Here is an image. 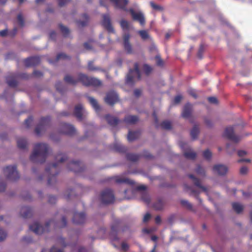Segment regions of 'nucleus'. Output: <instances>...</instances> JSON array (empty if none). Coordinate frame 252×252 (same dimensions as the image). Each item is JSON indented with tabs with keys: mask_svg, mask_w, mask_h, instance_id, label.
Masks as SVG:
<instances>
[{
	"mask_svg": "<svg viewBox=\"0 0 252 252\" xmlns=\"http://www.w3.org/2000/svg\"><path fill=\"white\" fill-rule=\"evenodd\" d=\"M130 35L128 33L125 34L123 36L124 46L125 50L128 54L132 53L131 45L129 42Z\"/></svg>",
	"mask_w": 252,
	"mask_h": 252,
	"instance_id": "obj_16",
	"label": "nucleus"
},
{
	"mask_svg": "<svg viewBox=\"0 0 252 252\" xmlns=\"http://www.w3.org/2000/svg\"><path fill=\"white\" fill-rule=\"evenodd\" d=\"M161 126L164 129H170L171 128V123L168 121H163L161 123Z\"/></svg>",
	"mask_w": 252,
	"mask_h": 252,
	"instance_id": "obj_43",
	"label": "nucleus"
},
{
	"mask_svg": "<svg viewBox=\"0 0 252 252\" xmlns=\"http://www.w3.org/2000/svg\"><path fill=\"white\" fill-rule=\"evenodd\" d=\"M85 110L82 104H79L75 106L74 114L78 120H82L83 117L85 116Z\"/></svg>",
	"mask_w": 252,
	"mask_h": 252,
	"instance_id": "obj_14",
	"label": "nucleus"
},
{
	"mask_svg": "<svg viewBox=\"0 0 252 252\" xmlns=\"http://www.w3.org/2000/svg\"><path fill=\"white\" fill-rule=\"evenodd\" d=\"M32 209L27 206L22 207L20 212V215L24 218L31 217L32 215Z\"/></svg>",
	"mask_w": 252,
	"mask_h": 252,
	"instance_id": "obj_21",
	"label": "nucleus"
},
{
	"mask_svg": "<svg viewBox=\"0 0 252 252\" xmlns=\"http://www.w3.org/2000/svg\"><path fill=\"white\" fill-rule=\"evenodd\" d=\"M142 199L146 203H149L150 201V198L149 196L146 193H144L142 195Z\"/></svg>",
	"mask_w": 252,
	"mask_h": 252,
	"instance_id": "obj_52",
	"label": "nucleus"
},
{
	"mask_svg": "<svg viewBox=\"0 0 252 252\" xmlns=\"http://www.w3.org/2000/svg\"><path fill=\"white\" fill-rule=\"evenodd\" d=\"M6 82L8 86L12 87H14L17 85V82L15 80L9 77L6 78Z\"/></svg>",
	"mask_w": 252,
	"mask_h": 252,
	"instance_id": "obj_42",
	"label": "nucleus"
},
{
	"mask_svg": "<svg viewBox=\"0 0 252 252\" xmlns=\"http://www.w3.org/2000/svg\"><path fill=\"white\" fill-rule=\"evenodd\" d=\"M114 2L116 7L126 10L125 7L128 3V0H110Z\"/></svg>",
	"mask_w": 252,
	"mask_h": 252,
	"instance_id": "obj_23",
	"label": "nucleus"
},
{
	"mask_svg": "<svg viewBox=\"0 0 252 252\" xmlns=\"http://www.w3.org/2000/svg\"><path fill=\"white\" fill-rule=\"evenodd\" d=\"M150 5L152 7V8H154V9H156V10H162V7L156 4L153 1L150 2Z\"/></svg>",
	"mask_w": 252,
	"mask_h": 252,
	"instance_id": "obj_55",
	"label": "nucleus"
},
{
	"mask_svg": "<svg viewBox=\"0 0 252 252\" xmlns=\"http://www.w3.org/2000/svg\"><path fill=\"white\" fill-rule=\"evenodd\" d=\"M120 25L124 30H128L129 28V23L127 21L122 20L120 22Z\"/></svg>",
	"mask_w": 252,
	"mask_h": 252,
	"instance_id": "obj_46",
	"label": "nucleus"
},
{
	"mask_svg": "<svg viewBox=\"0 0 252 252\" xmlns=\"http://www.w3.org/2000/svg\"><path fill=\"white\" fill-rule=\"evenodd\" d=\"M184 189L186 191H188L190 195L195 196L196 197L198 201H199V202L200 204H201L202 200L198 196V194L199 193V192L197 191L196 190H195L194 189H192V187H191L186 184L184 185Z\"/></svg>",
	"mask_w": 252,
	"mask_h": 252,
	"instance_id": "obj_20",
	"label": "nucleus"
},
{
	"mask_svg": "<svg viewBox=\"0 0 252 252\" xmlns=\"http://www.w3.org/2000/svg\"><path fill=\"white\" fill-rule=\"evenodd\" d=\"M232 205L233 210L238 214L241 213L244 209V206L239 203H233Z\"/></svg>",
	"mask_w": 252,
	"mask_h": 252,
	"instance_id": "obj_31",
	"label": "nucleus"
},
{
	"mask_svg": "<svg viewBox=\"0 0 252 252\" xmlns=\"http://www.w3.org/2000/svg\"><path fill=\"white\" fill-rule=\"evenodd\" d=\"M185 157L189 159H194L196 157V154L193 151L184 152Z\"/></svg>",
	"mask_w": 252,
	"mask_h": 252,
	"instance_id": "obj_39",
	"label": "nucleus"
},
{
	"mask_svg": "<svg viewBox=\"0 0 252 252\" xmlns=\"http://www.w3.org/2000/svg\"><path fill=\"white\" fill-rule=\"evenodd\" d=\"M79 80L85 86H99L101 85V82L99 79L94 77H89L87 75L79 74Z\"/></svg>",
	"mask_w": 252,
	"mask_h": 252,
	"instance_id": "obj_2",
	"label": "nucleus"
},
{
	"mask_svg": "<svg viewBox=\"0 0 252 252\" xmlns=\"http://www.w3.org/2000/svg\"><path fill=\"white\" fill-rule=\"evenodd\" d=\"M143 69L145 73L148 75L152 71V69L151 66H149L147 64H145L143 66Z\"/></svg>",
	"mask_w": 252,
	"mask_h": 252,
	"instance_id": "obj_53",
	"label": "nucleus"
},
{
	"mask_svg": "<svg viewBox=\"0 0 252 252\" xmlns=\"http://www.w3.org/2000/svg\"><path fill=\"white\" fill-rule=\"evenodd\" d=\"M64 80L65 82L68 84L74 85L78 82H80L79 80V74L78 75L77 79L74 78L69 75H66L64 77Z\"/></svg>",
	"mask_w": 252,
	"mask_h": 252,
	"instance_id": "obj_27",
	"label": "nucleus"
},
{
	"mask_svg": "<svg viewBox=\"0 0 252 252\" xmlns=\"http://www.w3.org/2000/svg\"><path fill=\"white\" fill-rule=\"evenodd\" d=\"M203 155L204 158L207 159H209L212 157V153L209 150H205Z\"/></svg>",
	"mask_w": 252,
	"mask_h": 252,
	"instance_id": "obj_51",
	"label": "nucleus"
},
{
	"mask_svg": "<svg viewBox=\"0 0 252 252\" xmlns=\"http://www.w3.org/2000/svg\"><path fill=\"white\" fill-rule=\"evenodd\" d=\"M32 121V119L31 117H29L28 119H26L25 121V126L27 128L30 127V124Z\"/></svg>",
	"mask_w": 252,
	"mask_h": 252,
	"instance_id": "obj_54",
	"label": "nucleus"
},
{
	"mask_svg": "<svg viewBox=\"0 0 252 252\" xmlns=\"http://www.w3.org/2000/svg\"><path fill=\"white\" fill-rule=\"evenodd\" d=\"M48 201L50 203H55L56 201V198L54 196H49Z\"/></svg>",
	"mask_w": 252,
	"mask_h": 252,
	"instance_id": "obj_64",
	"label": "nucleus"
},
{
	"mask_svg": "<svg viewBox=\"0 0 252 252\" xmlns=\"http://www.w3.org/2000/svg\"><path fill=\"white\" fill-rule=\"evenodd\" d=\"M82 18L83 19V21L79 20L77 21V23L78 26L79 27H84L85 26L88 21V17L87 14H84L82 16Z\"/></svg>",
	"mask_w": 252,
	"mask_h": 252,
	"instance_id": "obj_35",
	"label": "nucleus"
},
{
	"mask_svg": "<svg viewBox=\"0 0 252 252\" xmlns=\"http://www.w3.org/2000/svg\"><path fill=\"white\" fill-rule=\"evenodd\" d=\"M54 224L53 220H50L46 223L44 228L38 222H34L30 226V229L37 235H40L48 230L49 225Z\"/></svg>",
	"mask_w": 252,
	"mask_h": 252,
	"instance_id": "obj_5",
	"label": "nucleus"
},
{
	"mask_svg": "<svg viewBox=\"0 0 252 252\" xmlns=\"http://www.w3.org/2000/svg\"><path fill=\"white\" fill-rule=\"evenodd\" d=\"M213 171L220 176H224L228 172V167L223 164H216L213 166Z\"/></svg>",
	"mask_w": 252,
	"mask_h": 252,
	"instance_id": "obj_10",
	"label": "nucleus"
},
{
	"mask_svg": "<svg viewBox=\"0 0 252 252\" xmlns=\"http://www.w3.org/2000/svg\"><path fill=\"white\" fill-rule=\"evenodd\" d=\"M50 125V118L49 117L42 118L36 127L35 132L37 135H40Z\"/></svg>",
	"mask_w": 252,
	"mask_h": 252,
	"instance_id": "obj_7",
	"label": "nucleus"
},
{
	"mask_svg": "<svg viewBox=\"0 0 252 252\" xmlns=\"http://www.w3.org/2000/svg\"><path fill=\"white\" fill-rule=\"evenodd\" d=\"M58 244H60L62 246H65L64 239L63 238H59L58 240Z\"/></svg>",
	"mask_w": 252,
	"mask_h": 252,
	"instance_id": "obj_62",
	"label": "nucleus"
},
{
	"mask_svg": "<svg viewBox=\"0 0 252 252\" xmlns=\"http://www.w3.org/2000/svg\"><path fill=\"white\" fill-rule=\"evenodd\" d=\"M58 1L59 5L60 6H63L68 3L70 0H58Z\"/></svg>",
	"mask_w": 252,
	"mask_h": 252,
	"instance_id": "obj_59",
	"label": "nucleus"
},
{
	"mask_svg": "<svg viewBox=\"0 0 252 252\" xmlns=\"http://www.w3.org/2000/svg\"><path fill=\"white\" fill-rule=\"evenodd\" d=\"M50 252H63V251L60 249L57 248L56 246H54L50 250Z\"/></svg>",
	"mask_w": 252,
	"mask_h": 252,
	"instance_id": "obj_61",
	"label": "nucleus"
},
{
	"mask_svg": "<svg viewBox=\"0 0 252 252\" xmlns=\"http://www.w3.org/2000/svg\"><path fill=\"white\" fill-rule=\"evenodd\" d=\"M181 203L182 205L186 207L188 209L195 212V210L193 209V206L191 203H190L188 201L186 200H182L181 201Z\"/></svg>",
	"mask_w": 252,
	"mask_h": 252,
	"instance_id": "obj_36",
	"label": "nucleus"
},
{
	"mask_svg": "<svg viewBox=\"0 0 252 252\" xmlns=\"http://www.w3.org/2000/svg\"><path fill=\"white\" fill-rule=\"evenodd\" d=\"M138 132H132L129 131L127 135V139L129 141H132L136 139L139 136Z\"/></svg>",
	"mask_w": 252,
	"mask_h": 252,
	"instance_id": "obj_34",
	"label": "nucleus"
},
{
	"mask_svg": "<svg viewBox=\"0 0 252 252\" xmlns=\"http://www.w3.org/2000/svg\"><path fill=\"white\" fill-rule=\"evenodd\" d=\"M69 59L68 56H66L65 54L63 53L59 54L56 59V62H58L60 60H68Z\"/></svg>",
	"mask_w": 252,
	"mask_h": 252,
	"instance_id": "obj_44",
	"label": "nucleus"
},
{
	"mask_svg": "<svg viewBox=\"0 0 252 252\" xmlns=\"http://www.w3.org/2000/svg\"><path fill=\"white\" fill-rule=\"evenodd\" d=\"M179 145L182 149H188V145L187 144V143L182 141L179 142Z\"/></svg>",
	"mask_w": 252,
	"mask_h": 252,
	"instance_id": "obj_56",
	"label": "nucleus"
},
{
	"mask_svg": "<svg viewBox=\"0 0 252 252\" xmlns=\"http://www.w3.org/2000/svg\"><path fill=\"white\" fill-rule=\"evenodd\" d=\"M113 149L116 151L119 152H126V148L124 147L121 143L116 142L113 145Z\"/></svg>",
	"mask_w": 252,
	"mask_h": 252,
	"instance_id": "obj_33",
	"label": "nucleus"
},
{
	"mask_svg": "<svg viewBox=\"0 0 252 252\" xmlns=\"http://www.w3.org/2000/svg\"><path fill=\"white\" fill-rule=\"evenodd\" d=\"M248 169L246 166H243L240 169V173L242 175H245L247 173Z\"/></svg>",
	"mask_w": 252,
	"mask_h": 252,
	"instance_id": "obj_58",
	"label": "nucleus"
},
{
	"mask_svg": "<svg viewBox=\"0 0 252 252\" xmlns=\"http://www.w3.org/2000/svg\"><path fill=\"white\" fill-rule=\"evenodd\" d=\"M88 99L92 106L95 110L96 111L99 110V106L98 104L97 101L94 97L91 96H88Z\"/></svg>",
	"mask_w": 252,
	"mask_h": 252,
	"instance_id": "obj_32",
	"label": "nucleus"
},
{
	"mask_svg": "<svg viewBox=\"0 0 252 252\" xmlns=\"http://www.w3.org/2000/svg\"><path fill=\"white\" fill-rule=\"evenodd\" d=\"M59 26L63 36L64 37L68 36L69 33V29L67 27L63 26L62 24H59Z\"/></svg>",
	"mask_w": 252,
	"mask_h": 252,
	"instance_id": "obj_37",
	"label": "nucleus"
},
{
	"mask_svg": "<svg viewBox=\"0 0 252 252\" xmlns=\"http://www.w3.org/2000/svg\"><path fill=\"white\" fill-rule=\"evenodd\" d=\"M3 174L7 180L15 181L18 180L20 176L14 165L7 166L3 169Z\"/></svg>",
	"mask_w": 252,
	"mask_h": 252,
	"instance_id": "obj_3",
	"label": "nucleus"
},
{
	"mask_svg": "<svg viewBox=\"0 0 252 252\" xmlns=\"http://www.w3.org/2000/svg\"><path fill=\"white\" fill-rule=\"evenodd\" d=\"M40 58L37 57H33L26 59L25 60V64L27 67L34 66L39 63Z\"/></svg>",
	"mask_w": 252,
	"mask_h": 252,
	"instance_id": "obj_17",
	"label": "nucleus"
},
{
	"mask_svg": "<svg viewBox=\"0 0 252 252\" xmlns=\"http://www.w3.org/2000/svg\"><path fill=\"white\" fill-rule=\"evenodd\" d=\"M196 172L200 175L205 176V172L204 169L200 166H198L196 169Z\"/></svg>",
	"mask_w": 252,
	"mask_h": 252,
	"instance_id": "obj_50",
	"label": "nucleus"
},
{
	"mask_svg": "<svg viewBox=\"0 0 252 252\" xmlns=\"http://www.w3.org/2000/svg\"><path fill=\"white\" fill-rule=\"evenodd\" d=\"M138 121V118L136 116L128 115L124 119V122L128 125H133Z\"/></svg>",
	"mask_w": 252,
	"mask_h": 252,
	"instance_id": "obj_24",
	"label": "nucleus"
},
{
	"mask_svg": "<svg viewBox=\"0 0 252 252\" xmlns=\"http://www.w3.org/2000/svg\"><path fill=\"white\" fill-rule=\"evenodd\" d=\"M49 151L50 148L47 144L37 143L34 145L30 159L34 163H42L45 161Z\"/></svg>",
	"mask_w": 252,
	"mask_h": 252,
	"instance_id": "obj_1",
	"label": "nucleus"
},
{
	"mask_svg": "<svg viewBox=\"0 0 252 252\" xmlns=\"http://www.w3.org/2000/svg\"><path fill=\"white\" fill-rule=\"evenodd\" d=\"M88 67V69L91 71H94V70L104 71L103 69H101L98 67H94L93 64V62H92V61L89 62Z\"/></svg>",
	"mask_w": 252,
	"mask_h": 252,
	"instance_id": "obj_45",
	"label": "nucleus"
},
{
	"mask_svg": "<svg viewBox=\"0 0 252 252\" xmlns=\"http://www.w3.org/2000/svg\"><path fill=\"white\" fill-rule=\"evenodd\" d=\"M7 236L6 232L0 227V242L3 241Z\"/></svg>",
	"mask_w": 252,
	"mask_h": 252,
	"instance_id": "obj_49",
	"label": "nucleus"
},
{
	"mask_svg": "<svg viewBox=\"0 0 252 252\" xmlns=\"http://www.w3.org/2000/svg\"><path fill=\"white\" fill-rule=\"evenodd\" d=\"M164 206V203L162 201L158 200L154 205V207L157 210H161L163 209Z\"/></svg>",
	"mask_w": 252,
	"mask_h": 252,
	"instance_id": "obj_40",
	"label": "nucleus"
},
{
	"mask_svg": "<svg viewBox=\"0 0 252 252\" xmlns=\"http://www.w3.org/2000/svg\"><path fill=\"white\" fill-rule=\"evenodd\" d=\"M55 158L57 161L62 162L66 159V156L64 155L60 154L56 157Z\"/></svg>",
	"mask_w": 252,
	"mask_h": 252,
	"instance_id": "obj_47",
	"label": "nucleus"
},
{
	"mask_svg": "<svg viewBox=\"0 0 252 252\" xmlns=\"http://www.w3.org/2000/svg\"><path fill=\"white\" fill-rule=\"evenodd\" d=\"M192 111V106L191 104L187 103L186 104L183 108L182 116L183 118L188 119L189 118L191 114Z\"/></svg>",
	"mask_w": 252,
	"mask_h": 252,
	"instance_id": "obj_19",
	"label": "nucleus"
},
{
	"mask_svg": "<svg viewBox=\"0 0 252 252\" xmlns=\"http://www.w3.org/2000/svg\"><path fill=\"white\" fill-rule=\"evenodd\" d=\"M17 21L18 24L21 27H23L24 25V20L22 14L20 13L17 16Z\"/></svg>",
	"mask_w": 252,
	"mask_h": 252,
	"instance_id": "obj_48",
	"label": "nucleus"
},
{
	"mask_svg": "<svg viewBox=\"0 0 252 252\" xmlns=\"http://www.w3.org/2000/svg\"><path fill=\"white\" fill-rule=\"evenodd\" d=\"M129 11L134 20L138 21L142 26H144L145 25V17L142 12H136L132 9H130Z\"/></svg>",
	"mask_w": 252,
	"mask_h": 252,
	"instance_id": "obj_9",
	"label": "nucleus"
},
{
	"mask_svg": "<svg viewBox=\"0 0 252 252\" xmlns=\"http://www.w3.org/2000/svg\"><path fill=\"white\" fill-rule=\"evenodd\" d=\"M210 103L216 104L217 103V99L215 97H210L208 98Z\"/></svg>",
	"mask_w": 252,
	"mask_h": 252,
	"instance_id": "obj_60",
	"label": "nucleus"
},
{
	"mask_svg": "<svg viewBox=\"0 0 252 252\" xmlns=\"http://www.w3.org/2000/svg\"><path fill=\"white\" fill-rule=\"evenodd\" d=\"M189 177L192 180L195 186L201 189L203 191L205 192H207V188L201 185V182L198 179L195 178L193 175L191 174L189 175Z\"/></svg>",
	"mask_w": 252,
	"mask_h": 252,
	"instance_id": "obj_22",
	"label": "nucleus"
},
{
	"mask_svg": "<svg viewBox=\"0 0 252 252\" xmlns=\"http://www.w3.org/2000/svg\"><path fill=\"white\" fill-rule=\"evenodd\" d=\"M127 158L130 161H137L139 158V156L136 154H128L126 156Z\"/></svg>",
	"mask_w": 252,
	"mask_h": 252,
	"instance_id": "obj_41",
	"label": "nucleus"
},
{
	"mask_svg": "<svg viewBox=\"0 0 252 252\" xmlns=\"http://www.w3.org/2000/svg\"><path fill=\"white\" fill-rule=\"evenodd\" d=\"M102 25L109 33H114L115 31L111 24L110 18L108 14L103 15Z\"/></svg>",
	"mask_w": 252,
	"mask_h": 252,
	"instance_id": "obj_12",
	"label": "nucleus"
},
{
	"mask_svg": "<svg viewBox=\"0 0 252 252\" xmlns=\"http://www.w3.org/2000/svg\"><path fill=\"white\" fill-rule=\"evenodd\" d=\"M85 220V215L84 213L75 212L74 214L73 221L76 224H82Z\"/></svg>",
	"mask_w": 252,
	"mask_h": 252,
	"instance_id": "obj_18",
	"label": "nucleus"
},
{
	"mask_svg": "<svg viewBox=\"0 0 252 252\" xmlns=\"http://www.w3.org/2000/svg\"><path fill=\"white\" fill-rule=\"evenodd\" d=\"M27 141L23 138H19L17 139L18 147L21 149H25L27 146Z\"/></svg>",
	"mask_w": 252,
	"mask_h": 252,
	"instance_id": "obj_29",
	"label": "nucleus"
},
{
	"mask_svg": "<svg viewBox=\"0 0 252 252\" xmlns=\"http://www.w3.org/2000/svg\"><path fill=\"white\" fill-rule=\"evenodd\" d=\"M199 132V128L197 125H194L190 131V135L192 139H197V135Z\"/></svg>",
	"mask_w": 252,
	"mask_h": 252,
	"instance_id": "obj_30",
	"label": "nucleus"
},
{
	"mask_svg": "<svg viewBox=\"0 0 252 252\" xmlns=\"http://www.w3.org/2000/svg\"><path fill=\"white\" fill-rule=\"evenodd\" d=\"M106 119L108 123L112 126H116L119 122V120L117 118L109 115L106 116Z\"/></svg>",
	"mask_w": 252,
	"mask_h": 252,
	"instance_id": "obj_25",
	"label": "nucleus"
},
{
	"mask_svg": "<svg viewBox=\"0 0 252 252\" xmlns=\"http://www.w3.org/2000/svg\"><path fill=\"white\" fill-rule=\"evenodd\" d=\"M140 79V73L138 68V65L137 63L134 64L133 69H130L128 74L127 75L126 82L127 84L132 85L133 83Z\"/></svg>",
	"mask_w": 252,
	"mask_h": 252,
	"instance_id": "obj_4",
	"label": "nucleus"
},
{
	"mask_svg": "<svg viewBox=\"0 0 252 252\" xmlns=\"http://www.w3.org/2000/svg\"><path fill=\"white\" fill-rule=\"evenodd\" d=\"M182 99V96L180 95H178L175 97L174 102L176 103H178L181 101Z\"/></svg>",
	"mask_w": 252,
	"mask_h": 252,
	"instance_id": "obj_63",
	"label": "nucleus"
},
{
	"mask_svg": "<svg viewBox=\"0 0 252 252\" xmlns=\"http://www.w3.org/2000/svg\"><path fill=\"white\" fill-rule=\"evenodd\" d=\"M157 60V64L159 66L163 65V61L158 56H157L156 57Z\"/></svg>",
	"mask_w": 252,
	"mask_h": 252,
	"instance_id": "obj_57",
	"label": "nucleus"
},
{
	"mask_svg": "<svg viewBox=\"0 0 252 252\" xmlns=\"http://www.w3.org/2000/svg\"><path fill=\"white\" fill-rule=\"evenodd\" d=\"M79 162L78 161H72L68 165L69 169L74 172H78L79 171Z\"/></svg>",
	"mask_w": 252,
	"mask_h": 252,
	"instance_id": "obj_28",
	"label": "nucleus"
},
{
	"mask_svg": "<svg viewBox=\"0 0 252 252\" xmlns=\"http://www.w3.org/2000/svg\"><path fill=\"white\" fill-rule=\"evenodd\" d=\"M116 182L117 183L120 184V183H126L129 185H132L134 184V181L132 180H130L128 178L123 177H117L116 178Z\"/></svg>",
	"mask_w": 252,
	"mask_h": 252,
	"instance_id": "obj_26",
	"label": "nucleus"
},
{
	"mask_svg": "<svg viewBox=\"0 0 252 252\" xmlns=\"http://www.w3.org/2000/svg\"><path fill=\"white\" fill-rule=\"evenodd\" d=\"M57 164L54 163L49 165L46 168V172L50 174L48 180V184L49 185H53L56 182L55 175L58 174Z\"/></svg>",
	"mask_w": 252,
	"mask_h": 252,
	"instance_id": "obj_6",
	"label": "nucleus"
},
{
	"mask_svg": "<svg viewBox=\"0 0 252 252\" xmlns=\"http://www.w3.org/2000/svg\"><path fill=\"white\" fill-rule=\"evenodd\" d=\"M100 199L104 204H109L113 202L114 195L112 191L109 189H105L101 194Z\"/></svg>",
	"mask_w": 252,
	"mask_h": 252,
	"instance_id": "obj_8",
	"label": "nucleus"
},
{
	"mask_svg": "<svg viewBox=\"0 0 252 252\" xmlns=\"http://www.w3.org/2000/svg\"><path fill=\"white\" fill-rule=\"evenodd\" d=\"M118 101V96L114 91L108 93L105 98V101L108 104L112 105Z\"/></svg>",
	"mask_w": 252,
	"mask_h": 252,
	"instance_id": "obj_11",
	"label": "nucleus"
},
{
	"mask_svg": "<svg viewBox=\"0 0 252 252\" xmlns=\"http://www.w3.org/2000/svg\"><path fill=\"white\" fill-rule=\"evenodd\" d=\"M138 33L143 40L148 39L150 37L148 32L145 30L139 31Z\"/></svg>",
	"mask_w": 252,
	"mask_h": 252,
	"instance_id": "obj_38",
	"label": "nucleus"
},
{
	"mask_svg": "<svg viewBox=\"0 0 252 252\" xmlns=\"http://www.w3.org/2000/svg\"><path fill=\"white\" fill-rule=\"evenodd\" d=\"M75 128L71 125L64 123L61 126V132L62 133L71 135L75 133Z\"/></svg>",
	"mask_w": 252,
	"mask_h": 252,
	"instance_id": "obj_15",
	"label": "nucleus"
},
{
	"mask_svg": "<svg viewBox=\"0 0 252 252\" xmlns=\"http://www.w3.org/2000/svg\"><path fill=\"white\" fill-rule=\"evenodd\" d=\"M224 136L229 139H230L234 142H238L240 138L234 135V129L232 127H227L224 131Z\"/></svg>",
	"mask_w": 252,
	"mask_h": 252,
	"instance_id": "obj_13",
	"label": "nucleus"
}]
</instances>
